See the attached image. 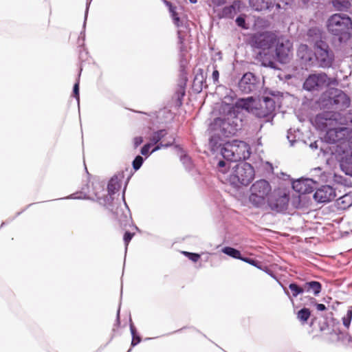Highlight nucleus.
Returning <instances> with one entry per match:
<instances>
[{
    "mask_svg": "<svg viewBox=\"0 0 352 352\" xmlns=\"http://www.w3.org/2000/svg\"><path fill=\"white\" fill-rule=\"evenodd\" d=\"M252 101V98L249 97L247 98H241L237 100L234 104H228L223 101L221 104L223 105V110L226 112H230V115H234L240 117L241 112L245 109L248 110L250 108V104Z\"/></svg>",
    "mask_w": 352,
    "mask_h": 352,
    "instance_id": "9b49d317",
    "label": "nucleus"
},
{
    "mask_svg": "<svg viewBox=\"0 0 352 352\" xmlns=\"http://www.w3.org/2000/svg\"><path fill=\"white\" fill-rule=\"evenodd\" d=\"M175 141V138L173 135L168 136L167 138H165L162 142L157 144L151 152V153L161 149L164 147H168L173 144Z\"/></svg>",
    "mask_w": 352,
    "mask_h": 352,
    "instance_id": "7c9ffc66",
    "label": "nucleus"
},
{
    "mask_svg": "<svg viewBox=\"0 0 352 352\" xmlns=\"http://www.w3.org/2000/svg\"><path fill=\"white\" fill-rule=\"evenodd\" d=\"M130 330H131V333L132 335L131 345L133 346H134L137 345L141 341V338L140 336L136 335V329H135L133 322H131V320H130Z\"/></svg>",
    "mask_w": 352,
    "mask_h": 352,
    "instance_id": "f704fd0d",
    "label": "nucleus"
},
{
    "mask_svg": "<svg viewBox=\"0 0 352 352\" xmlns=\"http://www.w3.org/2000/svg\"><path fill=\"white\" fill-rule=\"evenodd\" d=\"M67 198H70V199H85L86 197H85V196H84V197L76 196V194H72L69 197H68Z\"/></svg>",
    "mask_w": 352,
    "mask_h": 352,
    "instance_id": "5fc2aeb1",
    "label": "nucleus"
},
{
    "mask_svg": "<svg viewBox=\"0 0 352 352\" xmlns=\"http://www.w3.org/2000/svg\"><path fill=\"white\" fill-rule=\"evenodd\" d=\"M223 157L230 162H237L249 158L250 146L243 141L233 140L224 143L219 152Z\"/></svg>",
    "mask_w": 352,
    "mask_h": 352,
    "instance_id": "423d86ee",
    "label": "nucleus"
},
{
    "mask_svg": "<svg viewBox=\"0 0 352 352\" xmlns=\"http://www.w3.org/2000/svg\"><path fill=\"white\" fill-rule=\"evenodd\" d=\"M214 6H220L225 3V0H210Z\"/></svg>",
    "mask_w": 352,
    "mask_h": 352,
    "instance_id": "8fccbe9b",
    "label": "nucleus"
},
{
    "mask_svg": "<svg viewBox=\"0 0 352 352\" xmlns=\"http://www.w3.org/2000/svg\"><path fill=\"white\" fill-rule=\"evenodd\" d=\"M80 36H82V39L84 40V38H85V32H84V31L80 32Z\"/></svg>",
    "mask_w": 352,
    "mask_h": 352,
    "instance_id": "052dcab7",
    "label": "nucleus"
},
{
    "mask_svg": "<svg viewBox=\"0 0 352 352\" xmlns=\"http://www.w3.org/2000/svg\"><path fill=\"white\" fill-rule=\"evenodd\" d=\"M319 184L315 178H304L296 179L292 182L293 189L300 194L312 192Z\"/></svg>",
    "mask_w": 352,
    "mask_h": 352,
    "instance_id": "f8f14e48",
    "label": "nucleus"
},
{
    "mask_svg": "<svg viewBox=\"0 0 352 352\" xmlns=\"http://www.w3.org/2000/svg\"><path fill=\"white\" fill-rule=\"evenodd\" d=\"M143 162H144L143 157H141L140 155H138L137 157H135V158L134 159V160L133 162V168L135 170H138L142 165Z\"/></svg>",
    "mask_w": 352,
    "mask_h": 352,
    "instance_id": "4c0bfd02",
    "label": "nucleus"
},
{
    "mask_svg": "<svg viewBox=\"0 0 352 352\" xmlns=\"http://www.w3.org/2000/svg\"><path fill=\"white\" fill-rule=\"evenodd\" d=\"M289 202V197L284 195L280 196L274 201L270 203V207L272 210L278 212H283L287 210Z\"/></svg>",
    "mask_w": 352,
    "mask_h": 352,
    "instance_id": "4be33fe9",
    "label": "nucleus"
},
{
    "mask_svg": "<svg viewBox=\"0 0 352 352\" xmlns=\"http://www.w3.org/2000/svg\"><path fill=\"white\" fill-rule=\"evenodd\" d=\"M257 79L254 74L245 73L239 82V89L243 94H250L258 88Z\"/></svg>",
    "mask_w": 352,
    "mask_h": 352,
    "instance_id": "ddd939ff",
    "label": "nucleus"
},
{
    "mask_svg": "<svg viewBox=\"0 0 352 352\" xmlns=\"http://www.w3.org/2000/svg\"><path fill=\"white\" fill-rule=\"evenodd\" d=\"M250 191V201L256 207H259L265 204L266 197L271 192V186L267 181L260 179L252 184Z\"/></svg>",
    "mask_w": 352,
    "mask_h": 352,
    "instance_id": "1a4fd4ad",
    "label": "nucleus"
},
{
    "mask_svg": "<svg viewBox=\"0 0 352 352\" xmlns=\"http://www.w3.org/2000/svg\"><path fill=\"white\" fill-rule=\"evenodd\" d=\"M336 206L339 210H344L352 206V195L345 194L336 200Z\"/></svg>",
    "mask_w": 352,
    "mask_h": 352,
    "instance_id": "393cba45",
    "label": "nucleus"
},
{
    "mask_svg": "<svg viewBox=\"0 0 352 352\" xmlns=\"http://www.w3.org/2000/svg\"><path fill=\"white\" fill-rule=\"evenodd\" d=\"M249 3L256 11H263L274 8V0H249Z\"/></svg>",
    "mask_w": 352,
    "mask_h": 352,
    "instance_id": "aec40b11",
    "label": "nucleus"
},
{
    "mask_svg": "<svg viewBox=\"0 0 352 352\" xmlns=\"http://www.w3.org/2000/svg\"><path fill=\"white\" fill-rule=\"evenodd\" d=\"M335 197V190L329 185L322 186L321 188L317 189L314 195V199L320 203L329 202Z\"/></svg>",
    "mask_w": 352,
    "mask_h": 352,
    "instance_id": "dca6fc26",
    "label": "nucleus"
},
{
    "mask_svg": "<svg viewBox=\"0 0 352 352\" xmlns=\"http://www.w3.org/2000/svg\"><path fill=\"white\" fill-rule=\"evenodd\" d=\"M177 34H178L179 41L182 44L183 43V38H182V36L180 35V31H178Z\"/></svg>",
    "mask_w": 352,
    "mask_h": 352,
    "instance_id": "13d9d810",
    "label": "nucleus"
},
{
    "mask_svg": "<svg viewBox=\"0 0 352 352\" xmlns=\"http://www.w3.org/2000/svg\"><path fill=\"white\" fill-rule=\"evenodd\" d=\"M135 147H138L143 142V138L142 137H135L133 140Z\"/></svg>",
    "mask_w": 352,
    "mask_h": 352,
    "instance_id": "09e8293b",
    "label": "nucleus"
},
{
    "mask_svg": "<svg viewBox=\"0 0 352 352\" xmlns=\"http://www.w3.org/2000/svg\"><path fill=\"white\" fill-rule=\"evenodd\" d=\"M318 119L326 127L333 124H343L341 114L338 111L324 112L318 116Z\"/></svg>",
    "mask_w": 352,
    "mask_h": 352,
    "instance_id": "f3484780",
    "label": "nucleus"
},
{
    "mask_svg": "<svg viewBox=\"0 0 352 352\" xmlns=\"http://www.w3.org/2000/svg\"><path fill=\"white\" fill-rule=\"evenodd\" d=\"M331 85H337V80L320 72L309 75L303 83V89L309 91H320Z\"/></svg>",
    "mask_w": 352,
    "mask_h": 352,
    "instance_id": "6e6552de",
    "label": "nucleus"
},
{
    "mask_svg": "<svg viewBox=\"0 0 352 352\" xmlns=\"http://www.w3.org/2000/svg\"><path fill=\"white\" fill-rule=\"evenodd\" d=\"M183 254L187 256L188 258L193 262H197L200 258V255L196 253L183 252Z\"/></svg>",
    "mask_w": 352,
    "mask_h": 352,
    "instance_id": "a19ab883",
    "label": "nucleus"
},
{
    "mask_svg": "<svg viewBox=\"0 0 352 352\" xmlns=\"http://www.w3.org/2000/svg\"><path fill=\"white\" fill-rule=\"evenodd\" d=\"M226 164L224 161H222V160H220L219 162H218V167L219 168V171L222 172V173H226V172L223 171V168L226 166ZM221 179L222 180H224L223 179V175L221 176Z\"/></svg>",
    "mask_w": 352,
    "mask_h": 352,
    "instance_id": "49530a36",
    "label": "nucleus"
},
{
    "mask_svg": "<svg viewBox=\"0 0 352 352\" xmlns=\"http://www.w3.org/2000/svg\"><path fill=\"white\" fill-rule=\"evenodd\" d=\"M334 8L339 11L347 10L351 7L350 0H333Z\"/></svg>",
    "mask_w": 352,
    "mask_h": 352,
    "instance_id": "c756f323",
    "label": "nucleus"
},
{
    "mask_svg": "<svg viewBox=\"0 0 352 352\" xmlns=\"http://www.w3.org/2000/svg\"><path fill=\"white\" fill-rule=\"evenodd\" d=\"M241 6V1H234L230 6H226L223 8L219 14L221 18L232 19L239 12Z\"/></svg>",
    "mask_w": 352,
    "mask_h": 352,
    "instance_id": "a211bd4d",
    "label": "nucleus"
},
{
    "mask_svg": "<svg viewBox=\"0 0 352 352\" xmlns=\"http://www.w3.org/2000/svg\"><path fill=\"white\" fill-rule=\"evenodd\" d=\"M88 10H89V3L87 4L85 14V20H84V23H83V29L84 30H85V26H86V21H87V19Z\"/></svg>",
    "mask_w": 352,
    "mask_h": 352,
    "instance_id": "3c124183",
    "label": "nucleus"
},
{
    "mask_svg": "<svg viewBox=\"0 0 352 352\" xmlns=\"http://www.w3.org/2000/svg\"><path fill=\"white\" fill-rule=\"evenodd\" d=\"M124 192H125V188L124 189V191H123L122 199H123V201L124 203V205H125L126 208H128V206H127V205L126 204V201H125Z\"/></svg>",
    "mask_w": 352,
    "mask_h": 352,
    "instance_id": "bf43d9fd",
    "label": "nucleus"
},
{
    "mask_svg": "<svg viewBox=\"0 0 352 352\" xmlns=\"http://www.w3.org/2000/svg\"><path fill=\"white\" fill-rule=\"evenodd\" d=\"M274 6H276V8L277 10H279L281 8L280 4L279 3H275V0H274Z\"/></svg>",
    "mask_w": 352,
    "mask_h": 352,
    "instance_id": "4d7b16f0",
    "label": "nucleus"
},
{
    "mask_svg": "<svg viewBox=\"0 0 352 352\" xmlns=\"http://www.w3.org/2000/svg\"><path fill=\"white\" fill-rule=\"evenodd\" d=\"M152 145L153 144L151 142L146 144L141 149V154L143 155H147Z\"/></svg>",
    "mask_w": 352,
    "mask_h": 352,
    "instance_id": "a18cd8bd",
    "label": "nucleus"
},
{
    "mask_svg": "<svg viewBox=\"0 0 352 352\" xmlns=\"http://www.w3.org/2000/svg\"><path fill=\"white\" fill-rule=\"evenodd\" d=\"M320 104L325 109L344 111L349 107L351 98L342 90L337 88H330L322 94Z\"/></svg>",
    "mask_w": 352,
    "mask_h": 352,
    "instance_id": "20e7f679",
    "label": "nucleus"
},
{
    "mask_svg": "<svg viewBox=\"0 0 352 352\" xmlns=\"http://www.w3.org/2000/svg\"><path fill=\"white\" fill-rule=\"evenodd\" d=\"M312 178L319 180V183L324 181V175L322 174V169L319 167L313 169L311 172Z\"/></svg>",
    "mask_w": 352,
    "mask_h": 352,
    "instance_id": "c9c22d12",
    "label": "nucleus"
},
{
    "mask_svg": "<svg viewBox=\"0 0 352 352\" xmlns=\"http://www.w3.org/2000/svg\"><path fill=\"white\" fill-rule=\"evenodd\" d=\"M191 3H197V0H189Z\"/></svg>",
    "mask_w": 352,
    "mask_h": 352,
    "instance_id": "680f3d73",
    "label": "nucleus"
},
{
    "mask_svg": "<svg viewBox=\"0 0 352 352\" xmlns=\"http://www.w3.org/2000/svg\"><path fill=\"white\" fill-rule=\"evenodd\" d=\"M181 161L187 169H190L192 167L191 159L188 155H183L181 157Z\"/></svg>",
    "mask_w": 352,
    "mask_h": 352,
    "instance_id": "58836bf2",
    "label": "nucleus"
},
{
    "mask_svg": "<svg viewBox=\"0 0 352 352\" xmlns=\"http://www.w3.org/2000/svg\"><path fill=\"white\" fill-rule=\"evenodd\" d=\"M311 312L307 308H302L297 313V318L302 323L307 322L310 317Z\"/></svg>",
    "mask_w": 352,
    "mask_h": 352,
    "instance_id": "72a5a7b5",
    "label": "nucleus"
},
{
    "mask_svg": "<svg viewBox=\"0 0 352 352\" xmlns=\"http://www.w3.org/2000/svg\"><path fill=\"white\" fill-rule=\"evenodd\" d=\"M164 2L165 3V5L169 8V11H170V12L171 14V16L173 18L174 24L177 27H179L181 25V24H180V19L178 16V14L176 13V12L174 8L173 7L171 3L168 1H166V0H164Z\"/></svg>",
    "mask_w": 352,
    "mask_h": 352,
    "instance_id": "473e14b6",
    "label": "nucleus"
},
{
    "mask_svg": "<svg viewBox=\"0 0 352 352\" xmlns=\"http://www.w3.org/2000/svg\"><path fill=\"white\" fill-rule=\"evenodd\" d=\"M213 135H211L209 140V147L213 153L220 152L221 148L223 146L220 136L221 133L215 131H211Z\"/></svg>",
    "mask_w": 352,
    "mask_h": 352,
    "instance_id": "5701e85b",
    "label": "nucleus"
},
{
    "mask_svg": "<svg viewBox=\"0 0 352 352\" xmlns=\"http://www.w3.org/2000/svg\"><path fill=\"white\" fill-rule=\"evenodd\" d=\"M298 56L306 64H313L312 52L307 45H300L297 51Z\"/></svg>",
    "mask_w": 352,
    "mask_h": 352,
    "instance_id": "6ab92c4d",
    "label": "nucleus"
},
{
    "mask_svg": "<svg viewBox=\"0 0 352 352\" xmlns=\"http://www.w3.org/2000/svg\"><path fill=\"white\" fill-rule=\"evenodd\" d=\"M311 300L313 301V302H315V299L311 298Z\"/></svg>",
    "mask_w": 352,
    "mask_h": 352,
    "instance_id": "0e129e2a",
    "label": "nucleus"
},
{
    "mask_svg": "<svg viewBox=\"0 0 352 352\" xmlns=\"http://www.w3.org/2000/svg\"><path fill=\"white\" fill-rule=\"evenodd\" d=\"M352 319V306L349 307L346 314L342 318V322L344 327L349 328Z\"/></svg>",
    "mask_w": 352,
    "mask_h": 352,
    "instance_id": "e433bc0d",
    "label": "nucleus"
},
{
    "mask_svg": "<svg viewBox=\"0 0 352 352\" xmlns=\"http://www.w3.org/2000/svg\"><path fill=\"white\" fill-rule=\"evenodd\" d=\"M316 59L320 67L329 68L334 60V54L327 43H319L315 47Z\"/></svg>",
    "mask_w": 352,
    "mask_h": 352,
    "instance_id": "9d476101",
    "label": "nucleus"
},
{
    "mask_svg": "<svg viewBox=\"0 0 352 352\" xmlns=\"http://www.w3.org/2000/svg\"><path fill=\"white\" fill-rule=\"evenodd\" d=\"M219 73L217 69H214L212 74V78L214 83H217L219 82Z\"/></svg>",
    "mask_w": 352,
    "mask_h": 352,
    "instance_id": "de8ad7c7",
    "label": "nucleus"
},
{
    "mask_svg": "<svg viewBox=\"0 0 352 352\" xmlns=\"http://www.w3.org/2000/svg\"><path fill=\"white\" fill-rule=\"evenodd\" d=\"M222 252L226 254L228 256H230L234 258H237L241 260V254L239 250L231 248V247H225L222 249Z\"/></svg>",
    "mask_w": 352,
    "mask_h": 352,
    "instance_id": "2f4dec72",
    "label": "nucleus"
},
{
    "mask_svg": "<svg viewBox=\"0 0 352 352\" xmlns=\"http://www.w3.org/2000/svg\"><path fill=\"white\" fill-rule=\"evenodd\" d=\"M120 323V308H119L118 310V312H117L116 324H117V325H119Z\"/></svg>",
    "mask_w": 352,
    "mask_h": 352,
    "instance_id": "6e6d98bb",
    "label": "nucleus"
},
{
    "mask_svg": "<svg viewBox=\"0 0 352 352\" xmlns=\"http://www.w3.org/2000/svg\"><path fill=\"white\" fill-rule=\"evenodd\" d=\"M181 62H182V65H181V67H183V66H184V63H183V60H182Z\"/></svg>",
    "mask_w": 352,
    "mask_h": 352,
    "instance_id": "e2e57ef3",
    "label": "nucleus"
},
{
    "mask_svg": "<svg viewBox=\"0 0 352 352\" xmlns=\"http://www.w3.org/2000/svg\"><path fill=\"white\" fill-rule=\"evenodd\" d=\"M168 131L166 129H160L153 132L149 138L152 144H156L164 138H167Z\"/></svg>",
    "mask_w": 352,
    "mask_h": 352,
    "instance_id": "cd10ccee",
    "label": "nucleus"
},
{
    "mask_svg": "<svg viewBox=\"0 0 352 352\" xmlns=\"http://www.w3.org/2000/svg\"><path fill=\"white\" fill-rule=\"evenodd\" d=\"M121 186V179L118 175L113 176L109 181L107 186L108 193L111 198V195L119 190Z\"/></svg>",
    "mask_w": 352,
    "mask_h": 352,
    "instance_id": "bb28decb",
    "label": "nucleus"
},
{
    "mask_svg": "<svg viewBox=\"0 0 352 352\" xmlns=\"http://www.w3.org/2000/svg\"><path fill=\"white\" fill-rule=\"evenodd\" d=\"M73 94H74V96L76 98L78 104L79 105L80 96H79V82H76L74 85Z\"/></svg>",
    "mask_w": 352,
    "mask_h": 352,
    "instance_id": "79ce46f5",
    "label": "nucleus"
},
{
    "mask_svg": "<svg viewBox=\"0 0 352 352\" xmlns=\"http://www.w3.org/2000/svg\"><path fill=\"white\" fill-rule=\"evenodd\" d=\"M293 54V44L285 37H277L274 47L270 54L262 53L260 56L263 57V65L271 68L275 67V62L278 60L281 63H287Z\"/></svg>",
    "mask_w": 352,
    "mask_h": 352,
    "instance_id": "f257e3e1",
    "label": "nucleus"
},
{
    "mask_svg": "<svg viewBox=\"0 0 352 352\" xmlns=\"http://www.w3.org/2000/svg\"><path fill=\"white\" fill-rule=\"evenodd\" d=\"M340 166L346 175L352 176V155L345 156L341 162Z\"/></svg>",
    "mask_w": 352,
    "mask_h": 352,
    "instance_id": "c85d7f7f",
    "label": "nucleus"
},
{
    "mask_svg": "<svg viewBox=\"0 0 352 352\" xmlns=\"http://www.w3.org/2000/svg\"><path fill=\"white\" fill-rule=\"evenodd\" d=\"M241 261L247 263H249L254 267H256L257 268H261L259 264L260 263L254 259H252V258H248V257H241Z\"/></svg>",
    "mask_w": 352,
    "mask_h": 352,
    "instance_id": "ea45409f",
    "label": "nucleus"
},
{
    "mask_svg": "<svg viewBox=\"0 0 352 352\" xmlns=\"http://www.w3.org/2000/svg\"><path fill=\"white\" fill-rule=\"evenodd\" d=\"M308 40L314 43L315 47L319 45V43H325L322 41V32L318 28H310L307 32Z\"/></svg>",
    "mask_w": 352,
    "mask_h": 352,
    "instance_id": "412c9836",
    "label": "nucleus"
},
{
    "mask_svg": "<svg viewBox=\"0 0 352 352\" xmlns=\"http://www.w3.org/2000/svg\"><path fill=\"white\" fill-rule=\"evenodd\" d=\"M302 287L304 292L312 294L316 296H318L322 289L321 284L315 280L305 283Z\"/></svg>",
    "mask_w": 352,
    "mask_h": 352,
    "instance_id": "b1692460",
    "label": "nucleus"
},
{
    "mask_svg": "<svg viewBox=\"0 0 352 352\" xmlns=\"http://www.w3.org/2000/svg\"><path fill=\"white\" fill-rule=\"evenodd\" d=\"M327 27L329 32L338 36L340 42L342 43L350 36L352 21L347 14H334L328 19Z\"/></svg>",
    "mask_w": 352,
    "mask_h": 352,
    "instance_id": "39448f33",
    "label": "nucleus"
},
{
    "mask_svg": "<svg viewBox=\"0 0 352 352\" xmlns=\"http://www.w3.org/2000/svg\"><path fill=\"white\" fill-rule=\"evenodd\" d=\"M236 25L239 26V27H241L242 28H244V29H246V26H245V20L243 17L242 16H238L236 19Z\"/></svg>",
    "mask_w": 352,
    "mask_h": 352,
    "instance_id": "c03bdc74",
    "label": "nucleus"
},
{
    "mask_svg": "<svg viewBox=\"0 0 352 352\" xmlns=\"http://www.w3.org/2000/svg\"><path fill=\"white\" fill-rule=\"evenodd\" d=\"M134 234L133 233H131V232H126L124 233V243H125V245H126V250L127 249V246L130 242V241L132 239L133 236Z\"/></svg>",
    "mask_w": 352,
    "mask_h": 352,
    "instance_id": "37998d69",
    "label": "nucleus"
},
{
    "mask_svg": "<svg viewBox=\"0 0 352 352\" xmlns=\"http://www.w3.org/2000/svg\"><path fill=\"white\" fill-rule=\"evenodd\" d=\"M276 109L275 101L268 96L259 101V107H256L255 114L259 118H265L273 114Z\"/></svg>",
    "mask_w": 352,
    "mask_h": 352,
    "instance_id": "4468645a",
    "label": "nucleus"
},
{
    "mask_svg": "<svg viewBox=\"0 0 352 352\" xmlns=\"http://www.w3.org/2000/svg\"><path fill=\"white\" fill-rule=\"evenodd\" d=\"M254 170L251 164L242 162L231 170L223 173L224 182L234 188L249 185L254 177Z\"/></svg>",
    "mask_w": 352,
    "mask_h": 352,
    "instance_id": "7ed1b4c3",
    "label": "nucleus"
},
{
    "mask_svg": "<svg viewBox=\"0 0 352 352\" xmlns=\"http://www.w3.org/2000/svg\"><path fill=\"white\" fill-rule=\"evenodd\" d=\"M219 111L220 116L211 122L209 130L218 132L224 137L234 135L241 129L242 118L234 115H230V112L224 111L221 104Z\"/></svg>",
    "mask_w": 352,
    "mask_h": 352,
    "instance_id": "f03ea898",
    "label": "nucleus"
},
{
    "mask_svg": "<svg viewBox=\"0 0 352 352\" xmlns=\"http://www.w3.org/2000/svg\"><path fill=\"white\" fill-rule=\"evenodd\" d=\"M309 147L313 150L317 149L318 148V141H315V142L311 143L309 145Z\"/></svg>",
    "mask_w": 352,
    "mask_h": 352,
    "instance_id": "864d4df0",
    "label": "nucleus"
},
{
    "mask_svg": "<svg viewBox=\"0 0 352 352\" xmlns=\"http://www.w3.org/2000/svg\"><path fill=\"white\" fill-rule=\"evenodd\" d=\"M350 133V129L344 126L330 128L326 133L325 139L331 143H336L347 138Z\"/></svg>",
    "mask_w": 352,
    "mask_h": 352,
    "instance_id": "2eb2a0df",
    "label": "nucleus"
},
{
    "mask_svg": "<svg viewBox=\"0 0 352 352\" xmlns=\"http://www.w3.org/2000/svg\"><path fill=\"white\" fill-rule=\"evenodd\" d=\"M316 309L318 311H324L326 309V307L323 304H318V303H316Z\"/></svg>",
    "mask_w": 352,
    "mask_h": 352,
    "instance_id": "603ef678",
    "label": "nucleus"
},
{
    "mask_svg": "<svg viewBox=\"0 0 352 352\" xmlns=\"http://www.w3.org/2000/svg\"><path fill=\"white\" fill-rule=\"evenodd\" d=\"M289 289L292 292V296L289 294V292L287 289V288L283 287L284 292L285 294L293 301V298H296L299 294L304 293L303 287L302 286H299L296 283H292L289 285Z\"/></svg>",
    "mask_w": 352,
    "mask_h": 352,
    "instance_id": "a878e982",
    "label": "nucleus"
},
{
    "mask_svg": "<svg viewBox=\"0 0 352 352\" xmlns=\"http://www.w3.org/2000/svg\"><path fill=\"white\" fill-rule=\"evenodd\" d=\"M277 36L272 32H264L254 34L251 38V45L252 47L260 49L261 51L257 54V59L263 64L262 56L270 54L272 49L274 47Z\"/></svg>",
    "mask_w": 352,
    "mask_h": 352,
    "instance_id": "0eeeda50",
    "label": "nucleus"
}]
</instances>
